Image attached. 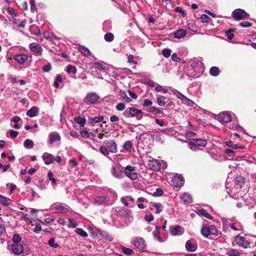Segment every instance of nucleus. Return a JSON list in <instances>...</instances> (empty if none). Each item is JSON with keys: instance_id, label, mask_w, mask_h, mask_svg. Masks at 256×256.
<instances>
[{"instance_id": "50", "label": "nucleus", "mask_w": 256, "mask_h": 256, "mask_svg": "<svg viewBox=\"0 0 256 256\" xmlns=\"http://www.w3.org/2000/svg\"><path fill=\"white\" fill-rule=\"evenodd\" d=\"M172 50L170 48H164L162 50V54L165 58H168L171 54Z\"/></svg>"}, {"instance_id": "41", "label": "nucleus", "mask_w": 256, "mask_h": 256, "mask_svg": "<svg viewBox=\"0 0 256 256\" xmlns=\"http://www.w3.org/2000/svg\"><path fill=\"white\" fill-rule=\"evenodd\" d=\"M24 146L26 148H32L34 146L33 142L30 139H26L24 143Z\"/></svg>"}, {"instance_id": "32", "label": "nucleus", "mask_w": 256, "mask_h": 256, "mask_svg": "<svg viewBox=\"0 0 256 256\" xmlns=\"http://www.w3.org/2000/svg\"><path fill=\"white\" fill-rule=\"evenodd\" d=\"M192 140L200 147H205L207 144V140L205 139L196 138Z\"/></svg>"}, {"instance_id": "15", "label": "nucleus", "mask_w": 256, "mask_h": 256, "mask_svg": "<svg viewBox=\"0 0 256 256\" xmlns=\"http://www.w3.org/2000/svg\"><path fill=\"white\" fill-rule=\"evenodd\" d=\"M12 250L14 254H20L24 251V246L22 244L14 243L12 246Z\"/></svg>"}, {"instance_id": "25", "label": "nucleus", "mask_w": 256, "mask_h": 256, "mask_svg": "<svg viewBox=\"0 0 256 256\" xmlns=\"http://www.w3.org/2000/svg\"><path fill=\"white\" fill-rule=\"evenodd\" d=\"M186 30L180 28L174 32V36L175 38H184L186 35Z\"/></svg>"}, {"instance_id": "14", "label": "nucleus", "mask_w": 256, "mask_h": 256, "mask_svg": "<svg viewBox=\"0 0 256 256\" xmlns=\"http://www.w3.org/2000/svg\"><path fill=\"white\" fill-rule=\"evenodd\" d=\"M184 179L182 175H176L172 178V184L174 187L179 188L183 186Z\"/></svg>"}, {"instance_id": "60", "label": "nucleus", "mask_w": 256, "mask_h": 256, "mask_svg": "<svg viewBox=\"0 0 256 256\" xmlns=\"http://www.w3.org/2000/svg\"><path fill=\"white\" fill-rule=\"evenodd\" d=\"M48 180L52 182V184H55L56 183V180L53 176V174L52 172H48Z\"/></svg>"}, {"instance_id": "8", "label": "nucleus", "mask_w": 256, "mask_h": 256, "mask_svg": "<svg viewBox=\"0 0 256 256\" xmlns=\"http://www.w3.org/2000/svg\"><path fill=\"white\" fill-rule=\"evenodd\" d=\"M218 120L221 123H228L231 121L232 116L229 112H224L218 116Z\"/></svg>"}, {"instance_id": "11", "label": "nucleus", "mask_w": 256, "mask_h": 256, "mask_svg": "<svg viewBox=\"0 0 256 256\" xmlns=\"http://www.w3.org/2000/svg\"><path fill=\"white\" fill-rule=\"evenodd\" d=\"M123 167L120 164H116L112 168V175L117 178H120L122 176Z\"/></svg>"}, {"instance_id": "31", "label": "nucleus", "mask_w": 256, "mask_h": 256, "mask_svg": "<svg viewBox=\"0 0 256 256\" xmlns=\"http://www.w3.org/2000/svg\"><path fill=\"white\" fill-rule=\"evenodd\" d=\"M12 200L10 198L2 196H0V204L4 206H7L10 204Z\"/></svg>"}, {"instance_id": "64", "label": "nucleus", "mask_w": 256, "mask_h": 256, "mask_svg": "<svg viewBox=\"0 0 256 256\" xmlns=\"http://www.w3.org/2000/svg\"><path fill=\"white\" fill-rule=\"evenodd\" d=\"M30 10L32 12L36 11V6H35V2L34 0H30Z\"/></svg>"}, {"instance_id": "13", "label": "nucleus", "mask_w": 256, "mask_h": 256, "mask_svg": "<svg viewBox=\"0 0 256 256\" xmlns=\"http://www.w3.org/2000/svg\"><path fill=\"white\" fill-rule=\"evenodd\" d=\"M197 248L196 242L193 238L186 241V248L188 251L194 252Z\"/></svg>"}, {"instance_id": "20", "label": "nucleus", "mask_w": 256, "mask_h": 256, "mask_svg": "<svg viewBox=\"0 0 256 256\" xmlns=\"http://www.w3.org/2000/svg\"><path fill=\"white\" fill-rule=\"evenodd\" d=\"M108 202V198L105 196H96L94 198V204L100 205L105 204Z\"/></svg>"}, {"instance_id": "23", "label": "nucleus", "mask_w": 256, "mask_h": 256, "mask_svg": "<svg viewBox=\"0 0 256 256\" xmlns=\"http://www.w3.org/2000/svg\"><path fill=\"white\" fill-rule=\"evenodd\" d=\"M160 226H156L154 230L152 232V235L156 240H157L159 242H162L164 241L160 236Z\"/></svg>"}, {"instance_id": "34", "label": "nucleus", "mask_w": 256, "mask_h": 256, "mask_svg": "<svg viewBox=\"0 0 256 256\" xmlns=\"http://www.w3.org/2000/svg\"><path fill=\"white\" fill-rule=\"evenodd\" d=\"M20 120V118L18 116H14L12 118L11 121L14 122V124H12V126L16 129H19L20 126L18 124V122Z\"/></svg>"}, {"instance_id": "62", "label": "nucleus", "mask_w": 256, "mask_h": 256, "mask_svg": "<svg viewBox=\"0 0 256 256\" xmlns=\"http://www.w3.org/2000/svg\"><path fill=\"white\" fill-rule=\"evenodd\" d=\"M21 237L18 234H14L13 236L12 240L14 242V243H18L20 242L21 240Z\"/></svg>"}, {"instance_id": "55", "label": "nucleus", "mask_w": 256, "mask_h": 256, "mask_svg": "<svg viewBox=\"0 0 256 256\" xmlns=\"http://www.w3.org/2000/svg\"><path fill=\"white\" fill-rule=\"evenodd\" d=\"M172 93L176 95L178 98L182 100V99L184 98V97L185 96L182 94L180 92L178 91V90L176 89H174L172 90Z\"/></svg>"}, {"instance_id": "40", "label": "nucleus", "mask_w": 256, "mask_h": 256, "mask_svg": "<svg viewBox=\"0 0 256 256\" xmlns=\"http://www.w3.org/2000/svg\"><path fill=\"white\" fill-rule=\"evenodd\" d=\"M66 72L68 74H74L76 72V66H72V65H68L66 67Z\"/></svg>"}, {"instance_id": "9", "label": "nucleus", "mask_w": 256, "mask_h": 256, "mask_svg": "<svg viewBox=\"0 0 256 256\" xmlns=\"http://www.w3.org/2000/svg\"><path fill=\"white\" fill-rule=\"evenodd\" d=\"M190 68H192L194 70L198 72V70H201L202 74L204 72L203 64L202 62L198 60H193L190 62Z\"/></svg>"}, {"instance_id": "37", "label": "nucleus", "mask_w": 256, "mask_h": 256, "mask_svg": "<svg viewBox=\"0 0 256 256\" xmlns=\"http://www.w3.org/2000/svg\"><path fill=\"white\" fill-rule=\"evenodd\" d=\"M210 74L212 76H218L220 74L219 68L216 66L212 67L210 70Z\"/></svg>"}, {"instance_id": "61", "label": "nucleus", "mask_w": 256, "mask_h": 256, "mask_svg": "<svg viewBox=\"0 0 256 256\" xmlns=\"http://www.w3.org/2000/svg\"><path fill=\"white\" fill-rule=\"evenodd\" d=\"M240 26L243 28H248L252 26V24L248 21H244L240 24Z\"/></svg>"}, {"instance_id": "2", "label": "nucleus", "mask_w": 256, "mask_h": 256, "mask_svg": "<svg viewBox=\"0 0 256 256\" xmlns=\"http://www.w3.org/2000/svg\"><path fill=\"white\" fill-rule=\"evenodd\" d=\"M202 234L206 238L216 234L217 230L214 225L204 226L201 230Z\"/></svg>"}, {"instance_id": "24", "label": "nucleus", "mask_w": 256, "mask_h": 256, "mask_svg": "<svg viewBox=\"0 0 256 256\" xmlns=\"http://www.w3.org/2000/svg\"><path fill=\"white\" fill-rule=\"evenodd\" d=\"M180 198L182 200L186 203H191L192 201L191 196L186 192H184L180 194Z\"/></svg>"}, {"instance_id": "38", "label": "nucleus", "mask_w": 256, "mask_h": 256, "mask_svg": "<svg viewBox=\"0 0 256 256\" xmlns=\"http://www.w3.org/2000/svg\"><path fill=\"white\" fill-rule=\"evenodd\" d=\"M156 100H157L158 104L160 106H164L165 105V104H166V102H165L166 98L164 96H161V95H159V96H158Z\"/></svg>"}, {"instance_id": "36", "label": "nucleus", "mask_w": 256, "mask_h": 256, "mask_svg": "<svg viewBox=\"0 0 256 256\" xmlns=\"http://www.w3.org/2000/svg\"><path fill=\"white\" fill-rule=\"evenodd\" d=\"M226 254L228 256H240L242 254L236 250L232 249L227 252Z\"/></svg>"}, {"instance_id": "42", "label": "nucleus", "mask_w": 256, "mask_h": 256, "mask_svg": "<svg viewBox=\"0 0 256 256\" xmlns=\"http://www.w3.org/2000/svg\"><path fill=\"white\" fill-rule=\"evenodd\" d=\"M120 248L122 252L126 255L130 256L133 254V250L130 248H126V247L123 246H120Z\"/></svg>"}, {"instance_id": "59", "label": "nucleus", "mask_w": 256, "mask_h": 256, "mask_svg": "<svg viewBox=\"0 0 256 256\" xmlns=\"http://www.w3.org/2000/svg\"><path fill=\"white\" fill-rule=\"evenodd\" d=\"M103 120L104 117L102 116H94L91 119L92 121L95 123L102 122Z\"/></svg>"}, {"instance_id": "3", "label": "nucleus", "mask_w": 256, "mask_h": 256, "mask_svg": "<svg viewBox=\"0 0 256 256\" xmlns=\"http://www.w3.org/2000/svg\"><path fill=\"white\" fill-rule=\"evenodd\" d=\"M233 18L236 20H240L246 19L249 16V14H248L244 10L238 8L234 10L232 13Z\"/></svg>"}, {"instance_id": "29", "label": "nucleus", "mask_w": 256, "mask_h": 256, "mask_svg": "<svg viewBox=\"0 0 256 256\" xmlns=\"http://www.w3.org/2000/svg\"><path fill=\"white\" fill-rule=\"evenodd\" d=\"M196 213L200 216L204 217L210 220L212 219V216L209 214H208L204 209L202 208L197 210Z\"/></svg>"}, {"instance_id": "17", "label": "nucleus", "mask_w": 256, "mask_h": 256, "mask_svg": "<svg viewBox=\"0 0 256 256\" xmlns=\"http://www.w3.org/2000/svg\"><path fill=\"white\" fill-rule=\"evenodd\" d=\"M104 143L108 146L111 152L116 153L117 152V144L114 140H107Z\"/></svg>"}, {"instance_id": "26", "label": "nucleus", "mask_w": 256, "mask_h": 256, "mask_svg": "<svg viewBox=\"0 0 256 256\" xmlns=\"http://www.w3.org/2000/svg\"><path fill=\"white\" fill-rule=\"evenodd\" d=\"M79 52L82 54L84 56H93L92 54L90 52V50L86 47L84 46H80L78 48Z\"/></svg>"}, {"instance_id": "39", "label": "nucleus", "mask_w": 256, "mask_h": 256, "mask_svg": "<svg viewBox=\"0 0 256 256\" xmlns=\"http://www.w3.org/2000/svg\"><path fill=\"white\" fill-rule=\"evenodd\" d=\"M74 121L76 124H79L81 126H84L86 122L85 118L80 116L75 118Z\"/></svg>"}, {"instance_id": "4", "label": "nucleus", "mask_w": 256, "mask_h": 256, "mask_svg": "<svg viewBox=\"0 0 256 256\" xmlns=\"http://www.w3.org/2000/svg\"><path fill=\"white\" fill-rule=\"evenodd\" d=\"M126 175L132 180L138 178V174L135 172L136 168L131 165H128L124 168Z\"/></svg>"}, {"instance_id": "49", "label": "nucleus", "mask_w": 256, "mask_h": 256, "mask_svg": "<svg viewBox=\"0 0 256 256\" xmlns=\"http://www.w3.org/2000/svg\"><path fill=\"white\" fill-rule=\"evenodd\" d=\"M48 244L50 246L53 248H56L58 246V244L55 242V240L54 238H51L48 240Z\"/></svg>"}, {"instance_id": "1", "label": "nucleus", "mask_w": 256, "mask_h": 256, "mask_svg": "<svg viewBox=\"0 0 256 256\" xmlns=\"http://www.w3.org/2000/svg\"><path fill=\"white\" fill-rule=\"evenodd\" d=\"M142 112L134 107H130L128 108L123 112V115L126 118L136 116L138 120L142 118V116L140 115L142 114Z\"/></svg>"}, {"instance_id": "46", "label": "nucleus", "mask_w": 256, "mask_h": 256, "mask_svg": "<svg viewBox=\"0 0 256 256\" xmlns=\"http://www.w3.org/2000/svg\"><path fill=\"white\" fill-rule=\"evenodd\" d=\"M100 152L105 156H107L108 155L110 152L108 148L104 146H102L100 148Z\"/></svg>"}, {"instance_id": "58", "label": "nucleus", "mask_w": 256, "mask_h": 256, "mask_svg": "<svg viewBox=\"0 0 256 256\" xmlns=\"http://www.w3.org/2000/svg\"><path fill=\"white\" fill-rule=\"evenodd\" d=\"M164 193L162 190L160 188H156V192H154L153 196H161Z\"/></svg>"}, {"instance_id": "52", "label": "nucleus", "mask_w": 256, "mask_h": 256, "mask_svg": "<svg viewBox=\"0 0 256 256\" xmlns=\"http://www.w3.org/2000/svg\"><path fill=\"white\" fill-rule=\"evenodd\" d=\"M234 180L237 184H239L240 187H242V184H244V178L240 176H236Z\"/></svg>"}, {"instance_id": "57", "label": "nucleus", "mask_w": 256, "mask_h": 256, "mask_svg": "<svg viewBox=\"0 0 256 256\" xmlns=\"http://www.w3.org/2000/svg\"><path fill=\"white\" fill-rule=\"evenodd\" d=\"M116 109L118 111H122L126 108V105L124 103H118L116 107Z\"/></svg>"}, {"instance_id": "35", "label": "nucleus", "mask_w": 256, "mask_h": 256, "mask_svg": "<svg viewBox=\"0 0 256 256\" xmlns=\"http://www.w3.org/2000/svg\"><path fill=\"white\" fill-rule=\"evenodd\" d=\"M235 29L230 28L225 32V34L227 36V38L228 40H232L234 37V32Z\"/></svg>"}, {"instance_id": "21", "label": "nucleus", "mask_w": 256, "mask_h": 256, "mask_svg": "<svg viewBox=\"0 0 256 256\" xmlns=\"http://www.w3.org/2000/svg\"><path fill=\"white\" fill-rule=\"evenodd\" d=\"M28 58V56L25 54H16L14 57V60L20 64H23L27 60Z\"/></svg>"}, {"instance_id": "47", "label": "nucleus", "mask_w": 256, "mask_h": 256, "mask_svg": "<svg viewBox=\"0 0 256 256\" xmlns=\"http://www.w3.org/2000/svg\"><path fill=\"white\" fill-rule=\"evenodd\" d=\"M188 28L192 32H197L198 30V26L194 23H188Z\"/></svg>"}, {"instance_id": "30", "label": "nucleus", "mask_w": 256, "mask_h": 256, "mask_svg": "<svg viewBox=\"0 0 256 256\" xmlns=\"http://www.w3.org/2000/svg\"><path fill=\"white\" fill-rule=\"evenodd\" d=\"M98 232L100 235L106 241L111 242L113 240L112 236L106 232H102L101 230H99Z\"/></svg>"}, {"instance_id": "12", "label": "nucleus", "mask_w": 256, "mask_h": 256, "mask_svg": "<svg viewBox=\"0 0 256 256\" xmlns=\"http://www.w3.org/2000/svg\"><path fill=\"white\" fill-rule=\"evenodd\" d=\"M185 74L189 78H196L202 75V71L200 70L196 72L192 68H188V70L185 71Z\"/></svg>"}, {"instance_id": "28", "label": "nucleus", "mask_w": 256, "mask_h": 256, "mask_svg": "<svg viewBox=\"0 0 256 256\" xmlns=\"http://www.w3.org/2000/svg\"><path fill=\"white\" fill-rule=\"evenodd\" d=\"M38 108L36 106H33L26 112V115L30 118H33L37 115Z\"/></svg>"}, {"instance_id": "53", "label": "nucleus", "mask_w": 256, "mask_h": 256, "mask_svg": "<svg viewBox=\"0 0 256 256\" xmlns=\"http://www.w3.org/2000/svg\"><path fill=\"white\" fill-rule=\"evenodd\" d=\"M62 82V78L60 75H57L54 82V86L56 88L59 87V84Z\"/></svg>"}, {"instance_id": "56", "label": "nucleus", "mask_w": 256, "mask_h": 256, "mask_svg": "<svg viewBox=\"0 0 256 256\" xmlns=\"http://www.w3.org/2000/svg\"><path fill=\"white\" fill-rule=\"evenodd\" d=\"M232 129H236L238 131L240 132H242L244 134H246L245 130L243 128L241 127L238 124H235L234 126H232Z\"/></svg>"}, {"instance_id": "19", "label": "nucleus", "mask_w": 256, "mask_h": 256, "mask_svg": "<svg viewBox=\"0 0 256 256\" xmlns=\"http://www.w3.org/2000/svg\"><path fill=\"white\" fill-rule=\"evenodd\" d=\"M42 158L46 164H50L54 162V156L48 152H45L42 156Z\"/></svg>"}, {"instance_id": "16", "label": "nucleus", "mask_w": 256, "mask_h": 256, "mask_svg": "<svg viewBox=\"0 0 256 256\" xmlns=\"http://www.w3.org/2000/svg\"><path fill=\"white\" fill-rule=\"evenodd\" d=\"M29 48L32 52L38 54H40L42 52V48L36 42L31 43L29 45Z\"/></svg>"}, {"instance_id": "22", "label": "nucleus", "mask_w": 256, "mask_h": 256, "mask_svg": "<svg viewBox=\"0 0 256 256\" xmlns=\"http://www.w3.org/2000/svg\"><path fill=\"white\" fill-rule=\"evenodd\" d=\"M160 162L156 160H152L149 162L148 165L151 168L155 170H160Z\"/></svg>"}, {"instance_id": "44", "label": "nucleus", "mask_w": 256, "mask_h": 256, "mask_svg": "<svg viewBox=\"0 0 256 256\" xmlns=\"http://www.w3.org/2000/svg\"><path fill=\"white\" fill-rule=\"evenodd\" d=\"M104 38L106 41L108 42H111L114 39V35L111 32H108L105 34Z\"/></svg>"}, {"instance_id": "6", "label": "nucleus", "mask_w": 256, "mask_h": 256, "mask_svg": "<svg viewBox=\"0 0 256 256\" xmlns=\"http://www.w3.org/2000/svg\"><path fill=\"white\" fill-rule=\"evenodd\" d=\"M99 98L100 96L96 92H90L86 96L84 102L86 104H94L96 102Z\"/></svg>"}, {"instance_id": "10", "label": "nucleus", "mask_w": 256, "mask_h": 256, "mask_svg": "<svg viewBox=\"0 0 256 256\" xmlns=\"http://www.w3.org/2000/svg\"><path fill=\"white\" fill-rule=\"evenodd\" d=\"M134 245L139 250H142L146 247V243L142 238H136L134 241Z\"/></svg>"}, {"instance_id": "18", "label": "nucleus", "mask_w": 256, "mask_h": 256, "mask_svg": "<svg viewBox=\"0 0 256 256\" xmlns=\"http://www.w3.org/2000/svg\"><path fill=\"white\" fill-rule=\"evenodd\" d=\"M48 143L52 144L56 141H60V135L57 132H51L48 134Z\"/></svg>"}, {"instance_id": "7", "label": "nucleus", "mask_w": 256, "mask_h": 256, "mask_svg": "<svg viewBox=\"0 0 256 256\" xmlns=\"http://www.w3.org/2000/svg\"><path fill=\"white\" fill-rule=\"evenodd\" d=\"M235 242L239 246L244 248H248L250 246V242L244 236H237L234 238Z\"/></svg>"}, {"instance_id": "5", "label": "nucleus", "mask_w": 256, "mask_h": 256, "mask_svg": "<svg viewBox=\"0 0 256 256\" xmlns=\"http://www.w3.org/2000/svg\"><path fill=\"white\" fill-rule=\"evenodd\" d=\"M52 209L56 210L57 212L63 213L68 211L69 206L63 203L54 204L52 206Z\"/></svg>"}, {"instance_id": "43", "label": "nucleus", "mask_w": 256, "mask_h": 256, "mask_svg": "<svg viewBox=\"0 0 256 256\" xmlns=\"http://www.w3.org/2000/svg\"><path fill=\"white\" fill-rule=\"evenodd\" d=\"M182 101L184 104L188 106H192L194 104V102L192 100L189 99L186 96L184 97Z\"/></svg>"}, {"instance_id": "54", "label": "nucleus", "mask_w": 256, "mask_h": 256, "mask_svg": "<svg viewBox=\"0 0 256 256\" xmlns=\"http://www.w3.org/2000/svg\"><path fill=\"white\" fill-rule=\"evenodd\" d=\"M76 231L78 234L83 237H86L88 236V234L82 228H78Z\"/></svg>"}, {"instance_id": "63", "label": "nucleus", "mask_w": 256, "mask_h": 256, "mask_svg": "<svg viewBox=\"0 0 256 256\" xmlns=\"http://www.w3.org/2000/svg\"><path fill=\"white\" fill-rule=\"evenodd\" d=\"M44 36L45 38H52L54 39H56L57 38L52 32H45Z\"/></svg>"}, {"instance_id": "51", "label": "nucleus", "mask_w": 256, "mask_h": 256, "mask_svg": "<svg viewBox=\"0 0 256 256\" xmlns=\"http://www.w3.org/2000/svg\"><path fill=\"white\" fill-rule=\"evenodd\" d=\"M132 144L131 141H126L124 146V148L125 150L128 151L132 149Z\"/></svg>"}, {"instance_id": "33", "label": "nucleus", "mask_w": 256, "mask_h": 256, "mask_svg": "<svg viewBox=\"0 0 256 256\" xmlns=\"http://www.w3.org/2000/svg\"><path fill=\"white\" fill-rule=\"evenodd\" d=\"M188 147L191 150L195 152L198 151L200 150V146H198L192 140L188 144Z\"/></svg>"}, {"instance_id": "45", "label": "nucleus", "mask_w": 256, "mask_h": 256, "mask_svg": "<svg viewBox=\"0 0 256 256\" xmlns=\"http://www.w3.org/2000/svg\"><path fill=\"white\" fill-rule=\"evenodd\" d=\"M153 206L156 208V213L160 214L161 212L164 208V207L162 206V204L160 203H154L153 204Z\"/></svg>"}, {"instance_id": "27", "label": "nucleus", "mask_w": 256, "mask_h": 256, "mask_svg": "<svg viewBox=\"0 0 256 256\" xmlns=\"http://www.w3.org/2000/svg\"><path fill=\"white\" fill-rule=\"evenodd\" d=\"M182 228L179 225L171 226L170 228V233L172 236H176L180 232Z\"/></svg>"}, {"instance_id": "48", "label": "nucleus", "mask_w": 256, "mask_h": 256, "mask_svg": "<svg viewBox=\"0 0 256 256\" xmlns=\"http://www.w3.org/2000/svg\"><path fill=\"white\" fill-rule=\"evenodd\" d=\"M155 90L158 92H161L164 94H166L168 92L167 89L164 88L162 86H160L158 84H156V86L155 88Z\"/></svg>"}]
</instances>
